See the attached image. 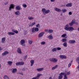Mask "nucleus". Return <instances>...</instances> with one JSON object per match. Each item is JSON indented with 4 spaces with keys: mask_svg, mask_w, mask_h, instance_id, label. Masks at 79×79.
Here are the masks:
<instances>
[{
    "mask_svg": "<svg viewBox=\"0 0 79 79\" xmlns=\"http://www.w3.org/2000/svg\"><path fill=\"white\" fill-rule=\"evenodd\" d=\"M69 27V25L67 24L64 27V29L66 30V31H69L70 32H72V31H73L74 29L73 27Z\"/></svg>",
    "mask_w": 79,
    "mask_h": 79,
    "instance_id": "obj_1",
    "label": "nucleus"
},
{
    "mask_svg": "<svg viewBox=\"0 0 79 79\" xmlns=\"http://www.w3.org/2000/svg\"><path fill=\"white\" fill-rule=\"evenodd\" d=\"M49 60L50 61H52L53 63H56L58 61V60L55 58H50L49 59Z\"/></svg>",
    "mask_w": 79,
    "mask_h": 79,
    "instance_id": "obj_2",
    "label": "nucleus"
},
{
    "mask_svg": "<svg viewBox=\"0 0 79 79\" xmlns=\"http://www.w3.org/2000/svg\"><path fill=\"white\" fill-rule=\"evenodd\" d=\"M24 64V62H19L16 63V66H19V65H23Z\"/></svg>",
    "mask_w": 79,
    "mask_h": 79,
    "instance_id": "obj_3",
    "label": "nucleus"
},
{
    "mask_svg": "<svg viewBox=\"0 0 79 79\" xmlns=\"http://www.w3.org/2000/svg\"><path fill=\"white\" fill-rule=\"evenodd\" d=\"M15 8V5L13 4H11L9 10L11 11V9H14Z\"/></svg>",
    "mask_w": 79,
    "mask_h": 79,
    "instance_id": "obj_4",
    "label": "nucleus"
},
{
    "mask_svg": "<svg viewBox=\"0 0 79 79\" xmlns=\"http://www.w3.org/2000/svg\"><path fill=\"white\" fill-rule=\"evenodd\" d=\"M42 75L40 74H38V75L36 76L35 77H33L32 79H39V77H40V76H41Z\"/></svg>",
    "mask_w": 79,
    "mask_h": 79,
    "instance_id": "obj_5",
    "label": "nucleus"
},
{
    "mask_svg": "<svg viewBox=\"0 0 79 79\" xmlns=\"http://www.w3.org/2000/svg\"><path fill=\"white\" fill-rule=\"evenodd\" d=\"M20 43L21 44V45H22L23 46H24V47H25V46H26V45L24 44V43H25V41H24V40H21L20 41Z\"/></svg>",
    "mask_w": 79,
    "mask_h": 79,
    "instance_id": "obj_6",
    "label": "nucleus"
},
{
    "mask_svg": "<svg viewBox=\"0 0 79 79\" xmlns=\"http://www.w3.org/2000/svg\"><path fill=\"white\" fill-rule=\"evenodd\" d=\"M45 33L44 32H41L40 33L39 35H38V37H42L44 35V33Z\"/></svg>",
    "mask_w": 79,
    "mask_h": 79,
    "instance_id": "obj_7",
    "label": "nucleus"
},
{
    "mask_svg": "<svg viewBox=\"0 0 79 79\" xmlns=\"http://www.w3.org/2000/svg\"><path fill=\"white\" fill-rule=\"evenodd\" d=\"M9 53V52L8 51H5L2 53V56H5V55H6L7 54H8Z\"/></svg>",
    "mask_w": 79,
    "mask_h": 79,
    "instance_id": "obj_8",
    "label": "nucleus"
},
{
    "mask_svg": "<svg viewBox=\"0 0 79 79\" xmlns=\"http://www.w3.org/2000/svg\"><path fill=\"white\" fill-rule=\"evenodd\" d=\"M60 57L61 59H66V56L64 55H60Z\"/></svg>",
    "mask_w": 79,
    "mask_h": 79,
    "instance_id": "obj_9",
    "label": "nucleus"
},
{
    "mask_svg": "<svg viewBox=\"0 0 79 79\" xmlns=\"http://www.w3.org/2000/svg\"><path fill=\"white\" fill-rule=\"evenodd\" d=\"M76 42L75 40H70L69 41V44H74Z\"/></svg>",
    "mask_w": 79,
    "mask_h": 79,
    "instance_id": "obj_10",
    "label": "nucleus"
},
{
    "mask_svg": "<svg viewBox=\"0 0 79 79\" xmlns=\"http://www.w3.org/2000/svg\"><path fill=\"white\" fill-rule=\"evenodd\" d=\"M55 10L56 11H57V12H60V11H61V9L56 7L55 8Z\"/></svg>",
    "mask_w": 79,
    "mask_h": 79,
    "instance_id": "obj_11",
    "label": "nucleus"
},
{
    "mask_svg": "<svg viewBox=\"0 0 79 79\" xmlns=\"http://www.w3.org/2000/svg\"><path fill=\"white\" fill-rule=\"evenodd\" d=\"M74 20H73L71 22V23H69V25L70 26H73V24H74Z\"/></svg>",
    "mask_w": 79,
    "mask_h": 79,
    "instance_id": "obj_12",
    "label": "nucleus"
},
{
    "mask_svg": "<svg viewBox=\"0 0 79 79\" xmlns=\"http://www.w3.org/2000/svg\"><path fill=\"white\" fill-rule=\"evenodd\" d=\"M30 63H31V66H32L34 64V60H31L30 61Z\"/></svg>",
    "mask_w": 79,
    "mask_h": 79,
    "instance_id": "obj_13",
    "label": "nucleus"
},
{
    "mask_svg": "<svg viewBox=\"0 0 79 79\" xmlns=\"http://www.w3.org/2000/svg\"><path fill=\"white\" fill-rule=\"evenodd\" d=\"M17 52L18 53H19L20 54H21L22 53V52H21V49L20 48H18L17 49Z\"/></svg>",
    "mask_w": 79,
    "mask_h": 79,
    "instance_id": "obj_14",
    "label": "nucleus"
},
{
    "mask_svg": "<svg viewBox=\"0 0 79 79\" xmlns=\"http://www.w3.org/2000/svg\"><path fill=\"white\" fill-rule=\"evenodd\" d=\"M62 37H64L66 39L68 37V36L66 35V34H63L61 36Z\"/></svg>",
    "mask_w": 79,
    "mask_h": 79,
    "instance_id": "obj_15",
    "label": "nucleus"
},
{
    "mask_svg": "<svg viewBox=\"0 0 79 79\" xmlns=\"http://www.w3.org/2000/svg\"><path fill=\"white\" fill-rule=\"evenodd\" d=\"M66 6L67 7H70L72 6V3H69L66 5Z\"/></svg>",
    "mask_w": 79,
    "mask_h": 79,
    "instance_id": "obj_16",
    "label": "nucleus"
},
{
    "mask_svg": "<svg viewBox=\"0 0 79 79\" xmlns=\"http://www.w3.org/2000/svg\"><path fill=\"white\" fill-rule=\"evenodd\" d=\"M8 34L9 35H15V33L12 32H8Z\"/></svg>",
    "mask_w": 79,
    "mask_h": 79,
    "instance_id": "obj_17",
    "label": "nucleus"
},
{
    "mask_svg": "<svg viewBox=\"0 0 79 79\" xmlns=\"http://www.w3.org/2000/svg\"><path fill=\"white\" fill-rule=\"evenodd\" d=\"M15 14L16 15H17V16H18L19 15H20V13L19 12V11H17L16 12H15Z\"/></svg>",
    "mask_w": 79,
    "mask_h": 79,
    "instance_id": "obj_18",
    "label": "nucleus"
},
{
    "mask_svg": "<svg viewBox=\"0 0 79 79\" xmlns=\"http://www.w3.org/2000/svg\"><path fill=\"white\" fill-rule=\"evenodd\" d=\"M12 69L13 70L12 72L13 73H16L17 71V69L16 68H13Z\"/></svg>",
    "mask_w": 79,
    "mask_h": 79,
    "instance_id": "obj_19",
    "label": "nucleus"
},
{
    "mask_svg": "<svg viewBox=\"0 0 79 79\" xmlns=\"http://www.w3.org/2000/svg\"><path fill=\"white\" fill-rule=\"evenodd\" d=\"M44 69V68H40V69H36V71H38L39 72H40L42 70Z\"/></svg>",
    "mask_w": 79,
    "mask_h": 79,
    "instance_id": "obj_20",
    "label": "nucleus"
},
{
    "mask_svg": "<svg viewBox=\"0 0 79 79\" xmlns=\"http://www.w3.org/2000/svg\"><path fill=\"white\" fill-rule=\"evenodd\" d=\"M15 9L17 10H21V7H20L19 6H16Z\"/></svg>",
    "mask_w": 79,
    "mask_h": 79,
    "instance_id": "obj_21",
    "label": "nucleus"
},
{
    "mask_svg": "<svg viewBox=\"0 0 79 79\" xmlns=\"http://www.w3.org/2000/svg\"><path fill=\"white\" fill-rule=\"evenodd\" d=\"M58 67V65H56L55 66H54V67L52 68V70H54V69H56V68H57Z\"/></svg>",
    "mask_w": 79,
    "mask_h": 79,
    "instance_id": "obj_22",
    "label": "nucleus"
},
{
    "mask_svg": "<svg viewBox=\"0 0 79 79\" xmlns=\"http://www.w3.org/2000/svg\"><path fill=\"white\" fill-rule=\"evenodd\" d=\"M61 11L62 13H66V12L67 11V10L65 9H63Z\"/></svg>",
    "mask_w": 79,
    "mask_h": 79,
    "instance_id": "obj_23",
    "label": "nucleus"
},
{
    "mask_svg": "<svg viewBox=\"0 0 79 79\" xmlns=\"http://www.w3.org/2000/svg\"><path fill=\"white\" fill-rule=\"evenodd\" d=\"M34 24H35V22L32 23V24H30V25H29V27H32V26H34Z\"/></svg>",
    "mask_w": 79,
    "mask_h": 79,
    "instance_id": "obj_24",
    "label": "nucleus"
},
{
    "mask_svg": "<svg viewBox=\"0 0 79 79\" xmlns=\"http://www.w3.org/2000/svg\"><path fill=\"white\" fill-rule=\"evenodd\" d=\"M5 39H6L5 37L2 38V42L3 43V42L5 41Z\"/></svg>",
    "mask_w": 79,
    "mask_h": 79,
    "instance_id": "obj_25",
    "label": "nucleus"
},
{
    "mask_svg": "<svg viewBox=\"0 0 79 79\" xmlns=\"http://www.w3.org/2000/svg\"><path fill=\"white\" fill-rule=\"evenodd\" d=\"M48 38L49 39H53V36L52 35H49L48 37Z\"/></svg>",
    "mask_w": 79,
    "mask_h": 79,
    "instance_id": "obj_26",
    "label": "nucleus"
},
{
    "mask_svg": "<svg viewBox=\"0 0 79 79\" xmlns=\"http://www.w3.org/2000/svg\"><path fill=\"white\" fill-rule=\"evenodd\" d=\"M28 19L29 20H33L34 18L32 17H29L28 18Z\"/></svg>",
    "mask_w": 79,
    "mask_h": 79,
    "instance_id": "obj_27",
    "label": "nucleus"
},
{
    "mask_svg": "<svg viewBox=\"0 0 79 79\" xmlns=\"http://www.w3.org/2000/svg\"><path fill=\"white\" fill-rule=\"evenodd\" d=\"M46 11V9L45 8H43L42 10V11L43 13H45Z\"/></svg>",
    "mask_w": 79,
    "mask_h": 79,
    "instance_id": "obj_28",
    "label": "nucleus"
},
{
    "mask_svg": "<svg viewBox=\"0 0 79 79\" xmlns=\"http://www.w3.org/2000/svg\"><path fill=\"white\" fill-rule=\"evenodd\" d=\"M60 76H59L58 77V79H62V78H63V76H62V75H59Z\"/></svg>",
    "mask_w": 79,
    "mask_h": 79,
    "instance_id": "obj_29",
    "label": "nucleus"
},
{
    "mask_svg": "<svg viewBox=\"0 0 79 79\" xmlns=\"http://www.w3.org/2000/svg\"><path fill=\"white\" fill-rule=\"evenodd\" d=\"M62 42H65L67 41V39H63L61 40Z\"/></svg>",
    "mask_w": 79,
    "mask_h": 79,
    "instance_id": "obj_30",
    "label": "nucleus"
},
{
    "mask_svg": "<svg viewBox=\"0 0 79 79\" xmlns=\"http://www.w3.org/2000/svg\"><path fill=\"white\" fill-rule=\"evenodd\" d=\"M4 79H9V77H8V76L5 75L4 77Z\"/></svg>",
    "mask_w": 79,
    "mask_h": 79,
    "instance_id": "obj_31",
    "label": "nucleus"
},
{
    "mask_svg": "<svg viewBox=\"0 0 79 79\" xmlns=\"http://www.w3.org/2000/svg\"><path fill=\"white\" fill-rule=\"evenodd\" d=\"M59 75H63V76H65L66 75V73H61L59 74Z\"/></svg>",
    "mask_w": 79,
    "mask_h": 79,
    "instance_id": "obj_32",
    "label": "nucleus"
},
{
    "mask_svg": "<svg viewBox=\"0 0 79 79\" xmlns=\"http://www.w3.org/2000/svg\"><path fill=\"white\" fill-rule=\"evenodd\" d=\"M53 32V30L52 29H50L48 31V33H52V32Z\"/></svg>",
    "mask_w": 79,
    "mask_h": 79,
    "instance_id": "obj_33",
    "label": "nucleus"
},
{
    "mask_svg": "<svg viewBox=\"0 0 79 79\" xmlns=\"http://www.w3.org/2000/svg\"><path fill=\"white\" fill-rule=\"evenodd\" d=\"M63 45L64 46V47H67V43H66V42H65L63 44Z\"/></svg>",
    "mask_w": 79,
    "mask_h": 79,
    "instance_id": "obj_34",
    "label": "nucleus"
},
{
    "mask_svg": "<svg viewBox=\"0 0 79 79\" xmlns=\"http://www.w3.org/2000/svg\"><path fill=\"white\" fill-rule=\"evenodd\" d=\"M12 63L13 62L11 61H9L7 63L8 64H9V65H11Z\"/></svg>",
    "mask_w": 79,
    "mask_h": 79,
    "instance_id": "obj_35",
    "label": "nucleus"
},
{
    "mask_svg": "<svg viewBox=\"0 0 79 79\" xmlns=\"http://www.w3.org/2000/svg\"><path fill=\"white\" fill-rule=\"evenodd\" d=\"M56 48H54L52 49V51L53 52H56Z\"/></svg>",
    "mask_w": 79,
    "mask_h": 79,
    "instance_id": "obj_36",
    "label": "nucleus"
},
{
    "mask_svg": "<svg viewBox=\"0 0 79 79\" xmlns=\"http://www.w3.org/2000/svg\"><path fill=\"white\" fill-rule=\"evenodd\" d=\"M31 31L32 32H33V33L35 32V28H32L31 30Z\"/></svg>",
    "mask_w": 79,
    "mask_h": 79,
    "instance_id": "obj_37",
    "label": "nucleus"
},
{
    "mask_svg": "<svg viewBox=\"0 0 79 79\" xmlns=\"http://www.w3.org/2000/svg\"><path fill=\"white\" fill-rule=\"evenodd\" d=\"M50 10H46V11L45 12V13L46 14H47V13H48L49 12H50Z\"/></svg>",
    "mask_w": 79,
    "mask_h": 79,
    "instance_id": "obj_38",
    "label": "nucleus"
},
{
    "mask_svg": "<svg viewBox=\"0 0 79 79\" xmlns=\"http://www.w3.org/2000/svg\"><path fill=\"white\" fill-rule=\"evenodd\" d=\"M46 44V43L45 41H43L41 43V45H45Z\"/></svg>",
    "mask_w": 79,
    "mask_h": 79,
    "instance_id": "obj_39",
    "label": "nucleus"
},
{
    "mask_svg": "<svg viewBox=\"0 0 79 79\" xmlns=\"http://www.w3.org/2000/svg\"><path fill=\"white\" fill-rule=\"evenodd\" d=\"M32 42L33 41L32 40H28L29 44H32Z\"/></svg>",
    "mask_w": 79,
    "mask_h": 79,
    "instance_id": "obj_40",
    "label": "nucleus"
},
{
    "mask_svg": "<svg viewBox=\"0 0 79 79\" xmlns=\"http://www.w3.org/2000/svg\"><path fill=\"white\" fill-rule=\"evenodd\" d=\"M76 61L77 63L79 62V57H78L76 59Z\"/></svg>",
    "mask_w": 79,
    "mask_h": 79,
    "instance_id": "obj_41",
    "label": "nucleus"
},
{
    "mask_svg": "<svg viewBox=\"0 0 79 79\" xmlns=\"http://www.w3.org/2000/svg\"><path fill=\"white\" fill-rule=\"evenodd\" d=\"M36 27H38L39 28H40V24H38L36 25Z\"/></svg>",
    "mask_w": 79,
    "mask_h": 79,
    "instance_id": "obj_42",
    "label": "nucleus"
},
{
    "mask_svg": "<svg viewBox=\"0 0 79 79\" xmlns=\"http://www.w3.org/2000/svg\"><path fill=\"white\" fill-rule=\"evenodd\" d=\"M73 23L74 24H77V25H78V23L77 22H75V20H73Z\"/></svg>",
    "mask_w": 79,
    "mask_h": 79,
    "instance_id": "obj_43",
    "label": "nucleus"
},
{
    "mask_svg": "<svg viewBox=\"0 0 79 79\" xmlns=\"http://www.w3.org/2000/svg\"><path fill=\"white\" fill-rule=\"evenodd\" d=\"M35 31H39V28L37 27H36L35 28Z\"/></svg>",
    "mask_w": 79,
    "mask_h": 79,
    "instance_id": "obj_44",
    "label": "nucleus"
},
{
    "mask_svg": "<svg viewBox=\"0 0 79 79\" xmlns=\"http://www.w3.org/2000/svg\"><path fill=\"white\" fill-rule=\"evenodd\" d=\"M56 48L57 50H61V48L60 47L57 48Z\"/></svg>",
    "mask_w": 79,
    "mask_h": 79,
    "instance_id": "obj_45",
    "label": "nucleus"
},
{
    "mask_svg": "<svg viewBox=\"0 0 79 79\" xmlns=\"http://www.w3.org/2000/svg\"><path fill=\"white\" fill-rule=\"evenodd\" d=\"M23 6L24 8H26L27 7V5L26 4H23Z\"/></svg>",
    "mask_w": 79,
    "mask_h": 79,
    "instance_id": "obj_46",
    "label": "nucleus"
},
{
    "mask_svg": "<svg viewBox=\"0 0 79 79\" xmlns=\"http://www.w3.org/2000/svg\"><path fill=\"white\" fill-rule=\"evenodd\" d=\"M68 79V77H66V75L64 76V79Z\"/></svg>",
    "mask_w": 79,
    "mask_h": 79,
    "instance_id": "obj_47",
    "label": "nucleus"
},
{
    "mask_svg": "<svg viewBox=\"0 0 79 79\" xmlns=\"http://www.w3.org/2000/svg\"><path fill=\"white\" fill-rule=\"evenodd\" d=\"M14 32L16 33V34H18V31L17 30H15L14 31Z\"/></svg>",
    "mask_w": 79,
    "mask_h": 79,
    "instance_id": "obj_48",
    "label": "nucleus"
},
{
    "mask_svg": "<svg viewBox=\"0 0 79 79\" xmlns=\"http://www.w3.org/2000/svg\"><path fill=\"white\" fill-rule=\"evenodd\" d=\"M69 15H72V12H69Z\"/></svg>",
    "mask_w": 79,
    "mask_h": 79,
    "instance_id": "obj_49",
    "label": "nucleus"
},
{
    "mask_svg": "<svg viewBox=\"0 0 79 79\" xmlns=\"http://www.w3.org/2000/svg\"><path fill=\"white\" fill-rule=\"evenodd\" d=\"M27 55H26V56H25L24 58V59L26 60V58H27Z\"/></svg>",
    "mask_w": 79,
    "mask_h": 79,
    "instance_id": "obj_50",
    "label": "nucleus"
},
{
    "mask_svg": "<svg viewBox=\"0 0 79 79\" xmlns=\"http://www.w3.org/2000/svg\"><path fill=\"white\" fill-rule=\"evenodd\" d=\"M71 64L69 63L68 65V67L69 68L70 66H71Z\"/></svg>",
    "mask_w": 79,
    "mask_h": 79,
    "instance_id": "obj_51",
    "label": "nucleus"
},
{
    "mask_svg": "<svg viewBox=\"0 0 79 79\" xmlns=\"http://www.w3.org/2000/svg\"><path fill=\"white\" fill-rule=\"evenodd\" d=\"M70 74V71L67 72V75H69Z\"/></svg>",
    "mask_w": 79,
    "mask_h": 79,
    "instance_id": "obj_52",
    "label": "nucleus"
},
{
    "mask_svg": "<svg viewBox=\"0 0 79 79\" xmlns=\"http://www.w3.org/2000/svg\"><path fill=\"white\" fill-rule=\"evenodd\" d=\"M22 71H25V68H23V69H22Z\"/></svg>",
    "mask_w": 79,
    "mask_h": 79,
    "instance_id": "obj_53",
    "label": "nucleus"
},
{
    "mask_svg": "<svg viewBox=\"0 0 79 79\" xmlns=\"http://www.w3.org/2000/svg\"><path fill=\"white\" fill-rule=\"evenodd\" d=\"M8 2H6V3H5V5H8Z\"/></svg>",
    "mask_w": 79,
    "mask_h": 79,
    "instance_id": "obj_54",
    "label": "nucleus"
},
{
    "mask_svg": "<svg viewBox=\"0 0 79 79\" xmlns=\"http://www.w3.org/2000/svg\"><path fill=\"white\" fill-rule=\"evenodd\" d=\"M55 1V0H51V2H54Z\"/></svg>",
    "mask_w": 79,
    "mask_h": 79,
    "instance_id": "obj_55",
    "label": "nucleus"
},
{
    "mask_svg": "<svg viewBox=\"0 0 79 79\" xmlns=\"http://www.w3.org/2000/svg\"><path fill=\"white\" fill-rule=\"evenodd\" d=\"M45 32H48V30L47 29H45L44 30Z\"/></svg>",
    "mask_w": 79,
    "mask_h": 79,
    "instance_id": "obj_56",
    "label": "nucleus"
},
{
    "mask_svg": "<svg viewBox=\"0 0 79 79\" xmlns=\"http://www.w3.org/2000/svg\"><path fill=\"white\" fill-rule=\"evenodd\" d=\"M2 50V48L0 47V51H1Z\"/></svg>",
    "mask_w": 79,
    "mask_h": 79,
    "instance_id": "obj_57",
    "label": "nucleus"
},
{
    "mask_svg": "<svg viewBox=\"0 0 79 79\" xmlns=\"http://www.w3.org/2000/svg\"><path fill=\"white\" fill-rule=\"evenodd\" d=\"M77 68L78 69V68H79V65L77 67Z\"/></svg>",
    "mask_w": 79,
    "mask_h": 79,
    "instance_id": "obj_58",
    "label": "nucleus"
},
{
    "mask_svg": "<svg viewBox=\"0 0 79 79\" xmlns=\"http://www.w3.org/2000/svg\"><path fill=\"white\" fill-rule=\"evenodd\" d=\"M12 32H14V31H15L14 30H12Z\"/></svg>",
    "mask_w": 79,
    "mask_h": 79,
    "instance_id": "obj_59",
    "label": "nucleus"
},
{
    "mask_svg": "<svg viewBox=\"0 0 79 79\" xmlns=\"http://www.w3.org/2000/svg\"><path fill=\"white\" fill-rule=\"evenodd\" d=\"M78 31H79V27H78Z\"/></svg>",
    "mask_w": 79,
    "mask_h": 79,
    "instance_id": "obj_60",
    "label": "nucleus"
},
{
    "mask_svg": "<svg viewBox=\"0 0 79 79\" xmlns=\"http://www.w3.org/2000/svg\"><path fill=\"white\" fill-rule=\"evenodd\" d=\"M78 63V65H79V62H77Z\"/></svg>",
    "mask_w": 79,
    "mask_h": 79,
    "instance_id": "obj_61",
    "label": "nucleus"
},
{
    "mask_svg": "<svg viewBox=\"0 0 79 79\" xmlns=\"http://www.w3.org/2000/svg\"><path fill=\"white\" fill-rule=\"evenodd\" d=\"M62 15H63V14H62V13H61V14H60V15L61 16H62Z\"/></svg>",
    "mask_w": 79,
    "mask_h": 79,
    "instance_id": "obj_62",
    "label": "nucleus"
},
{
    "mask_svg": "<svg viewBox=\"0 0 79 79\" xmlns=\"http://www.w3.org/2000/svg\"><path fill=\"white\" fill-rule=\"evenodd\" d=\"M72 62H73V60H72V61L70 62L71 63H72Z\"/></svg>",
    "mask_w": 79,
    "mask_h": 79,
    "instance_id": "obj_63",
    "label": "nucleus"
},
{
    "mask_svg": "<svg viewBox=\"0 0 79 79\" xmlns=\"http://www.w3.org/2000/svg\"><path fill=\"white\" fill-rule=\"evenodd\" d=\"M21 75H23V73H21Z\"/></svg>",
    "mask_w": 79,
    "mask_h": 79,
    "instance_id": "obj_64",
    "label": "nucleus"
}]
</instances>
